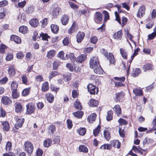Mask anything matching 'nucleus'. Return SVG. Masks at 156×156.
Listing matches in <instances>:
<instances>
[{
	"label": "nucleus",
	"mask_w": 156,
	"mask_h": 156,
	"mask_svg": "<svg viewBox=\"0 0 156 156\" xmlns=\"http://www.w3.org/2000/svg\"><path fill=\"white\" fill-rule=\"evenodd\" d=\"M99 62L98 57L95 56L91 58L90 61V67L92 69L98 66H99Z\"/></svg>",
	"instance_id": "nucleus-1"
},
{
	"label": "nucleus",
	"mask_w": 156,
	"mask_h": 156,
	"mask_svg": "<svg viewBox=\"0 0 156 156\" xmlns=\"http://www.w3.org/2000/svg\"><path fill=\"white\" fill-rule=\"evenodd\" d=\"M101 52L109 60V61L111 63L113 64L115 62V59L114 58V56L112 53H109V55H108V52L104 48L101 49Z\"/></svg>",
	"instance_id": "nucleus-2"
},
{
	"label": "nucleus",
	"mask_w": 156,
	"mask_h": 156,
	"mask_svg": "<svg viewBox=\"0 0 156 156\" xmlns=\"http://www.w3.org/2000/svg\"><path fill=\"white\" fill-rule=\"evenodd\" d=\"M25 150L29 154H31L33 152L34 146L31 142L27 141L24 144Z\"/></svg>",
	"instance_id": "nucleus-3"
},
{
	"label": "nucleus",
	"mask_w": 156,
	"mask_h": 156,
	"mask_svg": "<svg viewBox=\"0 0 156 156\" xmlns=\"http://www.w3.org/2000/svg\"><path fill=\"white\" fill-rule=\"evenodd\" d=\"M88 91L91 94H97L98 92V89L96 87L91 83L89 84L87 86Z\"/></svg>",
	"instance_id": "nucleus-4"
},
{
	"label": "nucleus",
	"mask_w": 156,
	"mask_h": 156,
	"mask_svg": "<svg viewBox=\"0 0 156 156\" xmlns=\"http://www.w3.org/2000/svg\"><path fill=\"white\" fill-rule=\"evenodd\" d=\"M26 114H30L34 112L35 107L34 105L31 104H29L26 105Z\"/></svg>",
	"instance_id": "nucleus-5"
},
{
	"label": "nucleus",
	"mask_w": 156,
	"mask_h": 156,
	"mask_svg": "<svg viewBox=\"0 0 156 156\" xmlns=\"http://www.w3.org/2000/svg\"><path fill=\"white\" fill-rule=\"evenodd\" d=\"M145 6L144 5L141 6L139 9L137 14V17L141 18L145 14Z\"/></svg>",
	"instance_id": "nucleus-6"
},
{
	"label": "nucleus",
	"mask_w": 156,
	"mask_h": 156,
	"mask_svg": "<svg viewBox=\"0 0 156 156\" xmlns=\"http://www.w3.org/2000/svg\"><path fill=\"white\" fill-rule=\"evenodd\" d=\"M94 19L97 23L101 22L102 20V15L101 13L100 12H96L95 15Z\"/></svg>",
	"instance_id": "nucleus-7"
},
{
	"label": "nucleus",
	"mask_w": 156,
	"mask_h": 156,
	"mask_svg": "<svg viewBox=\"0 0 156 156\" xmlns=\"http://www.w3.org/2000/svg\"><path fill=\"white\" fill-rule=\"evenodd\" d=\"M78 26L76 25L75 23L74 22L71 27L68 30V33L69 34H71L75 31H77L78 29Z\"/></svg>",
	"instance_id": "nucleus-8"
},
{
	"label": "nucleus",
	"mask_w": 156,
	"mask_h": 156,
	"mask_svg": "<svg viewBox=\"0 0 156 156\" xmlns=\"http://www.w3.org/2000/svg\"><path fill=\"white\" fill-rule=\"evenodd\" d=\"M123 35V33L121 30L115 33L113 35V38L116 39L121 40Z\"/></svg>",
	"instance_id": "nucleus-9"
},
{
	"label": "nucleus",
	"mask_w": 156,
	"mask_h": 156,
	"mask_svg": "<svg viewBox=\"0 0 156 156\" xmlns=\"http://www.w3.org/2000/svg\"><path fill=\"white\" fill-rule=\"evenodd\" d=\"M85 37V34L83 32H79L76 36L77 41L78 43L81 42Z\"/></svg>",
	"instance_id": "nucleus-10"
},
{
	"label": "nucleus",
	"mask_w": 156,
	"mask_h": 156,
	"mask_svg": "<svg viewBox=\"0 0 156 156\" xmlns=\"http://www.w3.org/2000/svg\"><path fill=\"white\" fill-rule=\"evenodd\" d=\"M24 120L23 118L19 119L17 120L15 125V127L16 129H18L22 127Z\"/></svg>",
	"instance_id": "nucleus-11"
},
{
	"label": "nucleus",
	"mask_w": 156,
	"mask_h": 156,
	"mask_svg": "<svg viewBox=\"0 0 156 156\" xmlns=\"http://www.w3.org/2000/svg\"><path fill=\"white\" fill-rule=\"evenodd\" d=\"M133 92L136 96H141L143 94L142 90L140 88H136L133 89Z\"/></svg>",
	"instance_id": "nucleus-12"
},
{
	"label": "nucleus",
	"mask_w": 156,
	"mask_h": 156,
	"mask_svg": "<svg viewBox=\"0 0 156 156\" xmlns=\"http://www.w3.org/2000/svg\"><path fill=\"white\" fill-rule=\"evenodd\" d=\"M15 111L17 113H20L23 111V108L22 105L19 102L15 104Z\"/></svg>",
	"instance_id": "nucleus-13"
},
{
	"label": "nucleus",
	"mask_w": 156,
	"mask_h": 156,
	"mask_svg": "<svg viewBox=\"0 0 156 156\" xmlns=\"http://www.w3.org/2000/svg\"><path fill=\"white\" fill-rule=\"evenodd\" d=\"M69 20V16L66 15H64L61 17V21L62 24L65 25L68 23Z\"/></svg>",
	"instance_id": "nucleus-14"
},
{
	"label": "nucleus",
	"mask_w": 156,
	"mask_h": 156,
	"mask_svg": "<svg viewBox=\"0 0 156 156\" xmlns=\"http://www.w3.org/2000/svg\"><path fill=\"white\" fill-rule=\"evenodd\" d=\"M142 69L144 72L148 70H152L153 69V66L150 63H147L143 66Z\"/></svg>",
	"instance_id": "nucleus-15"
},
{
	"label": "nucleus",
	"mask_w": 156,
	"mask_h": 156,
	"mask_svg": "<svg viewBox=\"0 0 156 156\" xmlns=\"http://www.w3.org/2000/svg\"><path fill=\"white\" fill-rule=\"evenodd\" d=\"M2 103L5 105H8L12 103V101L10 98L7 96H4L2 99Z\"/></svg>",
	"instance_id": "nucleus-16"
},
{
	"label": "nucleus",
	"mask_w": 156,
	"mask_h": 156,
	"mask_svg": "<svg viewBox=\"0 0 156 156\" xmlns=\"http://www.w3.org/2000/svg\"><path fill=\"white\" fill-rule=\"evenodd\" d=\"M30 24L34 27H37L39 24L38 20L37 18L31 19L29 21Z\"/></svg>",
	"instance_id": "nucleus-17"
},
{
	"label": "nucleus",
	"mask_w": 156,
	"mask_h": 156,
	"mask_svg": "<svg viewBox=\"0 0 156 156\" xmlns=\"http://www.w3.org/2000/svg\"><path fill=\"white\" fill-rule=\"evenodd\" d=\"M97 115L95 113H93L90 115L87 118V121L90 123H92L95 121Z\"/></svg>",
	"instance_id": "nucleus-18"
},
{
	"label": "nucleus",
	"mask_w": 156,
	"mask_h": 156,
	"mask_svg": "<svg viewBox=\"0 0 156 156\" xmlns=\"http://www.w3.org/2000/svg\"><path fill=\"white\" fill-rule=\"evenodd\" d=\"M104 138L107 140H109L111 138L110 133L108 131V129L106 128L104 131Z\"/></svg>",
	"instance_id": "nucleus-19"
},
{
	"label": "nucleus",
	"mask_w": 156,
	"mask_h": 156,
	"mask_svg": "<svg viewBox=\"0 0 156 156\" xmlns=\"http://www.w3.org/2000/svg\"><path fill=\"white\" fill-rule=\"evenodd\" d=\"M113 109L118 116H119L121 113V109L119 105H115L113 108Z\"/></svg>",
	"instance_id": "nucleus-20"
},
{
	"label": "nucleus",
	"mask_w": 156,
	"mask_h": 156,
	"mask_svg": "<svg viewBox=\"0 0 156 156\" xmlns=\"http://www.w3.org/2000/svg\"><path fill=\"white\" fill-rule=\"evenodd\" d=\"M89 105L91 107L97 106L98 105V100L91 99L88 103Z\"/></svg>",
	"instance_id": "nucleus-21"
},
{
	"label": "nucleus",
	"mask_w": 156,
	"mask_h": 156,
	"mask_svg": "<svg viewBox=\"0 0 156 156\" xmlns=\"http://www.w3.org/2000/svg\"><path fill=\"white\" fill-rule=\"evenodd\" d=\"M11 40L13 41L17 44L20 43L21 42L20 38L17 36L12 35L11 37Z\"/></svg>",
	"instance_id": "nucleus-22"
},
{
	"label": "nucleus",
	"mask_w": 156,
	"mask_h": 156,
	"mask_svg": "<svg viewBox=\"0 0 156 156\" xmlns=\"http://www.w3.org/2000/svg\"><path fill=\"white\" fill-rule=\"evenodd\" d=\"M154 142V140L150 138L146 137L143 141V147H144L146 144H150L153 143Z\"/></svg>",
	"instance_id": "nucleus-23"
},
{
	"label": "nucleus",
	"mask_w": 156,
	"mask_h": 156,
	"mask_svg": "<svg viewBox=\"0 0 156 156\" xmlns=\"http://www.w3.org/2000/svg\"><path fill=\"white\" fill-rule=\"evenodd\" d=\"M51 31L54 34H57L59 31L58 26L55 24H52L51 25Z\"/></svg>",
	"instance_id": "nucleus-24"
},
{
	"label": "nucleus",
	"mask_w": 156,
	"mask_h": 156,
	"mask_svg": "<svg viewBox=\"0 0 156 156\" xmlns=\"http://www.w3.org/2000/svg\"><path fill=\"white\" fill-rule=\"evenodd\" d=\"M94 69V71L95 73L99 74H103L104 71L100 65Z\"/></svg>",
	"instance_id": "nucleus-25"
},
{
	"label": "nucleus",
	"mask_w": 156,
	"mask_h": 156,
	"mask_svg": "<svg viewBox=\"0 0 156 156\" xmlns=\"http://www.w3.org/2000/svg\"><path fill=\"white\" fill-rule=\"evenodd\" d=\"M8 73L11 76H13L15 74V71L14 67L12 66H10L8 69Z\"/></svg>",
	"instance_id": "nucleus-26"
},
{
	"label": "nucleus",
	"mask_w": 156,
	"mask_h": 156,
	"mask_svg": "<svg viewBox=\"0 0 156 156\" xmlns=\"http://www.w3.org/2000/svg\"><path fill=\"white\" fill-rule=\"evenodd\" d=\"M3 126V129L6 131H8L9 130V123L7 121H5L2 123Z\"/></svg>",
	"instance_id": "nucleus-27"
},
{
	"label": "nucleus",
	"mask_w": 156,
	"mask_h": 156,
	"mask_svg": "<svg viewBox=\"0 0 156 156\" xmlns=\"http://www.w3.org/2000/svg\"><path fill=\"white\" fill-rule=\"evenodd\" d=\"M46 97L48 101L52 103L54 99V97L53 95L51 93H48L46 94Z\"/></svg>",
	"instance_id": "nucleus-28"
},
{
	"label": "nucleus",
	"mask_w": 156,
	"mask_h": 156,
	"mask_svg": "<svg viewBox=\"0 0 156 156\" xmlns=\"http://www.w3.org/2000/svg\"><path fill=\"white\" fill-rule=\"evenodd\" d=\"M60 10V9L59 7L54 8L52 12L53 16L54 17H56L57 16H58L59 14Z\"/></svg>",
	"instance_id": "nucleus-29"
},
{
	"label": "nucleus",
	"mask_w": 156,
	"mask_h": 156,
	"mask_svg": "<svg viewBox=\"0 0 156 156\" xmlns=\"http://www.w3.org/2000/svg\"><path fill=\"white\" fill-rule=\"evenodd\" d=\"M86 57V56L85 54L80 55L77 57L76 61L81 63L85 59Z\"/></svg>",
	"instance_id": "nucleus-30"
},
{
	"label": "nucleus",
	"mask_w": 156,
	"mask_h": 156,
	"mask_svg": "<svg viewBox=\"0 0 156 156\" xmlns=\"http://www.w3.org/2000/svg\"><path fill=\"white\" fill-rule=\"evenodd\" d=\"M52 143V141L51 140L49 139H47L44 141V146L45 147H48L51 145Z\"/></svg>",
	"instance_id": "nucleus-31"
},
{
	"label": "nucleus",
	"mask_w": 156,
	"mask_h": 156,
	"mask_svg": "<svg viewBox=\"0 0 156 156\" xmlns=\"http://www.w3.org/2000/svg\"><path fill=\"white\" fill-rule=\"evenodd\" d=\"M79 150L80 152L87 153L88 150L87 147L84 145H80L79 147Z\"/></svg>",
	"instance_id": "nucleus-32"
},
{
	"label": "nucleus",
	"mask_w": 156,
	"mask_h": 156,
	"mask_svg": "<svg viewBox=\"0 0 156 156\" xmlns=\"http://www.w3.org/2000/svg\"><path fill=\"white\" fill-rule=\"evenodd\" d=\"M28 30V28L27 27L23 26L20 27L19 28L20 32L25 34L27 33Z\"/></svg>",
	"instance_id": "nucleus-33"
},
{
	"label": "nucleus",
	"mask_w": 156,
	"mask_h": 156,
	"mask_svg": "<svg viewBox=\"0 0 156 156\" xmlns=\"http://www.w3.org/2000/svg\"><path fill=\"white\" fill-rule=\"evenodd\" d=\"M73 114L75 117L80 119L82 117L83 113L82 111H78L73 113Z\"/></svg>",
	"instance_id": "nucleus-34"
},
{
	"label": "nucleus",
	"mask_w": 156,
	"mask_h": 156,
	"mask_svg": "<svg viewBox=\"0 0 156 156\" xmlns=\"http://www.w3.org/2000/svg\"><path fill=\"white\" fill-rule=\"evenodd\" d=\"M112 144L114 147H116L117 148H119L120 147V143L118 140H116L112 141Z\"/></svg>",
	"instance_id": "nucleus-35"
},
{
	"label": "nucleus",
	"mask_w": 156,
	"mask_h": 156,
	"mask_svg": "<svg viewBox=\"0 0 156 156\" xmlns=\"http://www.w3.org/2000/svg\"><path fill=\"white\" fill-rule=\"evenodd\" d=\"M124 96V94L123 92H121L118 93L116 96L117 100L119 101H121L123 98Z\"/></svg>",
	"instance_id": "nucleus-36"
},
{
	"label": "nucleus",
	"mask_w": 156,
	"mask_h": 156,
	"mask_svg": "<svg viewBox=\"0 0 156 156\" xmlns=\"http://www.w3.org/2000/svg\"><path fill=\"white\" fill-rule=\"evenodd\" d=\"M42 91L45 92L49 89L48 83L47 82L43 83L42 86Z\"/></svg>",
	"instance_id": "nucleus-37"
},
{
	"label": "nucleus",
	"mask_w": 156,
	"mask_h": 156,
	"mask_svg": "<svg viewBox=\"0 0 156 156\" xmlns=\"http://www.w3.org/2000/svg\"><path fill=\"white\" fill-rule=\"evenodd\" d=\"M113 112L112 110H110L108 112V115L106 117L108 121H110L113 118Z\"/></svg>",
	"instance_id": "nucleus-38"
},
{
	"label": "nucleus",
	"mask_w": 156,
	"mask_h": 156,
	"mask_svg": "<svg viewBox=\"0 0 156 156\" xmlns=\"http://www.w3.org/2000/svg\"><path fill=\"white\" fill-rule=\"evenodd\" d=\"M141 72V71L140 68H136L133 71L132 75L135 77L140 74Z\"/></svg>",
	"instance_id": "nucleus-39"
},
{
	"label": "nucleus",
	"mask_w": 156,
	"mask_h": 156,
	"mask_svg": "<svg viewBox=\"0 0 156 156\" xmlns=\"http://www.w3.org/2000/svg\"><path fill=\"white\" fill-rule=\"evenodd\" d=\"M58 73L56 71H53L49 74L48 78L50 80L52 79L53 77L58 75Z\"/></svg>",
	"instance_id": "nucleus-40"
},
{
	"label": "nucleus",
	"mask_w": 156,
	"mask_h": 156,
	"mask_svg": "<svg viewBox=\"0 0 156 156\" xmlns=\"http://www.w3.org/2000/svg\"><path fill=\"white\" fill-rule=\"evenodd\" d=\"M55 55V51L50 50L48 51L47 55L46 56L49 58H51L54 57Z\"/></svg>",
	"instance_id": "nucleus-41"
},
{
	"label": "nucleus",
	"mask_w": 156,
	"mask_h": 156,
	"mask_svg": "<svg viewBox=\"0 0 156 156\" xmlns=\"http://www.w3.org/2000/svg\"><path fill=\"white\" fill-rule=\"evenodd\" d=\"M120 52L123 58L126 59L127 58V55L126 52L125 51V50L122 48L120 49Z\"/></svg>",
	"instance_id": "nucleus-42"
},
{
	"label": "nucleus",
	"mask_w": 156,
	"mask_h": 156,
	"mask_svg": "<svg viewBox=\"0 0 156 156\" xmlns=\"http://www.w3.org/2000/svg\"><path fill=\"white\" fill-rule=\"evenodd\" d=\"M55 131V127L54 125H51L48 127V132L53 134Z\"/></svg>",
	"instance_id": "nucleus-43"
},
{
	"label": "nucleus",
	"mask_w": 156,
	"mask_h": 156,
	"mask_svg": "<svg viewBox=\"0 0 156 156\" xmlns=\"http://www.w3.org/2000/svg\"><path fill=\"white\" fill-rule=\"evenodd\" d=\"M60 64V62L58 60L55 61L53 63V68L54 70L57 69Z\"/></svg>",
	"instance_id": "nucleus-44"
},
{
	"label": "nucleus",
	"mask_w": 156,
	"mask_h": 156,
	"mask_svg": "<svg viewBox=\"0 0 156 156\" xmlns=\"http://www.w3.org/2000/svg\"><path fill=\"white\" fill-rule=\"evenodd\" d=\"M7 48V47L4 44H1L0 45V53H4L5 52V50Z\"/></svg>",
	"instance_id": "nucleus-45"
},
{
	"label": "nucleus",
	"mask_w": 156,
	"mask_h": 156,
	"mask_svg": "<svg viewBox=\"0 0 156 156\" xmlns=\"http://www.w3.org/2000/svg\"><path fill=\"white\" fill-rule=\"evenodd\" d=\"M40 37H41L42 39L44 40H47L48 39L49 37V36L46 34H44L41 32L40 34Z\"/></svg>",
	"instance_id": "nucleus-46"
},
{
	"label": "nucleus",
	"mask_w": 156,
	"mask_h": 156,
	"mask_svg": "<svg viewBox=\"0 0 156 156\" xmlns=\"http://www.w3.org/2000/svg\"><path fill=\"white\" fill-rule=\"evenodd\" d=\"M19 96V94L16 90H13L12 93V96L13 98L16 99Z\"/></svg>",
	"instance_id": "nucleus-47"
},
{
	"label": "nucleus",
	"mask_w": 156,
	"mask_h": 156,
	"mask_svg": "<svg viewBox=\"0 0 156 156\" xmlns=\"http://www.w3.org/2000/svg\"><path fill=\"white\" fill-rule=\"evenodd\" d=\"M18 86V84L15 81H13L11 84L12 90H17Z\"/></svg>",
	"instance_id": "nucleus-48"
},
{
	"label": "nucleus",
	"mask_w": 156,
	"mask_h": 156,
	"mask_svg": "<svg viewBox=\"0 0 156 156\" xmlns=\"http://www.w3.org/2000/svg\"><path fill=\"white\" fill-rule=\"evenodd\" d=\"M101 126H98L93 131V134L95 136H97L99 133V131L101 128Z\"/></svg>",
	"instance_id": "nucleus-49"
},
{
	"label": "nucleus",
	"mask_w": 156,
	"mask_h": 156,
	"mask_svg": "<svg viewBox=\"0 0 156 156\" xmlns=\"http://www.w3.org/2000/svg\"><path fill=\"white\" fill-rule=\"evenodd\" d=\"M26 2V1H25L19 2L18 3V5H15V6L17 8H18L19 7L23 8L25 5Z\"/></svg>",
	"instance_id": "nucleus-50"
},
{
	"label": "nucleus",
	"mask_w": 156,
	"mask_h": 156,
	"mask_svg": "<svg viewBox=\"0 0 156 156\" xmlns=\"http://www.w3.org/2000/svg\"><path fill=\"white\" fill-rule=\"evenodd\" d=\"M111 147V146L109 144H104L103 145H102L100 148L101 149H110Z\"/></svg>",
	"instance_id": "nucleus-51"
},
{
	"label": "nucleus",
	"mask_w": 156,
	"mask_h": 156,
	"mask_svg": "<svg viewBox=\"0 0 156 156\" xmlns=\"http://www.w3.org/2000/svg\"><path fill=\"white\" fill-rule=\"evenodd\" d=\"M78 133L80 135L83 136L86 133V129L85 128H81L79 129Z\"/></svg>",
	"instance_id": "nucleus-52"
},
{
	"label": "nucleus",
	"mask_w": 156,
	"mask_h": 156,
	"mask_svg": "<svg viewBox=\"0 0 156 156\" xmlns=\"http://www.w3.org/2000/svg\"><path fill=\"white\" fill-rule=\"evenodd\" d=\"M12 144L11 142L8 141L6 143L5 147L6 150L7 151H9L11 149Z\"/></svg>",
	"instance_id": "nucleus-53"
},
{
	"label": "nucleus",
	"mask_w": 156,
	"mask_h": 156,
	"mask_svg": "<svg viewBox=\"0 0 156 156\" xmlns=\"http://www.w3.org/2000/svg\"><path fill=\"white\" fill-rule=\"evenodd\" d=\"M114 79L116 81H119L120 82H123L125 80V77L124 76L120 77H114Z\"/></svg>",
	"instance_id": "nucleus-54"
},
{
	"label": "nucleus",
	"mask_w": 156,
	"mask_h": 156,
	"mask_svg": "<svg viewBox=\"0 0 156 156\" xmlns=\"http://www.w3.org/2000/svg\"><path fill=\"white\" fill-rule=\"evenodd\" d=\"M102 13L104 15L105 20H107L109 19V14L107 11L105 10L103 11L102 12Z\"/></svg>",
	"instance_id": "nucleus-55"
},
{
	"label": "nucleus",
	"mask_w": 156,
	"mask_h": 156,
	"mask_svg": "<svg viewBox=\"0 0 156 156\" xmlns=\"http://www.w3.org/2000/svg\"><path fill=\"white\" fill-rule=\"evenodd\" d=\"M17 18L18 20H20V21H21L22 20L24 21L26 19V15L24 13H22L21 15H19L18 16Z\"/></svg>",
	"instance_id": "nucleus-56"
},
{
	"label": "nucleus",
	"mask_w": 156,
	"mask_h": 156,
	"mask_svg": "<svg viewBox=\"0 0 156 156\" xmlns=\"http://www.w3.org/2000/svg\"><path fill=\"white\" fill-rule=\"evenodd\" d=\"M74 105L76 108L80 109H81L82 107L80 102L77 101H75Z\"/></svg>",
	"instance_id": "nucleus-57"
},
{
	"label": "nucleus",
	"mask_w": 156,
	"mask_h": 156,
	"mask_svg": "<svg viewBox=\"0 0 156 156\" xmlns=\"http://www.w3.org/2000/svg\"><path fill=\"white\" fill-rule=\"evenodd\" d=\"M118 122L121 125H126L128 123L126 120L122 118H120L118 120Z\"/></svg>",
	"instance_id": "nucleus-58"
},
{
	"label": "nucleus",
	"mask_w": 156,
	"mask_h": 156,
	"mask_svg": "<svg viewBox=\"0 0 156 156\" xmlns=\"http://www.w3.org/2000/svg\"><path fill=\"white\" fill-rule=\"evenodd\" d=\"M156 36V32H154L151 34H149L148 36V38L149 40L153 39Z\"/></svg>",
	"instance_id": "nucleus-59"
},
{
	"label": "nucleus",
	"mask_w": 156,
	"mask_h": 156,
	"mask_svg": "<svg viewBox=\"0 0 156 156\" xmlns=\"http://www.w3.org/2000/svg\"><path fill=\"white\" fill-rule=\"evenodd\" d=\"M12 54L8 53L6 58V60L7 61H10L13 58Z\"/></svg>",
	"instance_id": "nucleus-60"
},
{
	"label": "nucleus",
	"mask_w": 156,
	"mask_h": 156,
	"mask_svg": "<svg viewBox=\"0 0 156 156\" xmlns=\"http://www.w3.org/2000/svg\"><path fill=\"white\" fill-rule=\"evenodd\" d=\"M30 89L26 88L24 89L22 92V95L23 96H27L29 93Z\"/></svg>",
	"instance_id": "nucleus-61"
},
{
	"label": "nucleus",
	"mask_w": 156,
	"mask_h": 156,
	"mask_svg": "<svg viewBox=\"0 0 156 156\" xmlns=\"http://www.w3.org/2000/svg\"><path fill=\"white\" fill-rule=\"evenodd\" d=\"M48 19L45 18L43 19L41 21V26L43 27H45L47 24Z\"/></svg>",
	"instance_id": "nucleus-62"
},
{
	"label": "nucleus",
	"mask_w": 156,
	"mask_h": 156,
	"mask_svg": "<svg viewBox=\"0 0 156 156\" xmlns=\"http://www.w3.org/2000/svg\"><path fill=\"white\" fill-rule=\"evenodd\" d=\"M67 123L68 128L70 129L73 126L72 124V121L70 119H68L67 120Z\"/></svg>",
	"instance_id": "nucleus-63"
},
{
	"label": "nucleus",
	"mask_w": 156,
	"mask_h": 156,
	"mask_svg": "<svg viewBox=\"0 0 156 156\" xmlns=\"http://www.w3.org/2000/svg\"><path fill=\"white\" fill-rule=\"evenodd\" d=\"M43 154V150L40 149L38 148L37 151L36 155L37 156H42Z\"/></svg>",
	"instance_id": "nucleus-64"
}]
</instances>
